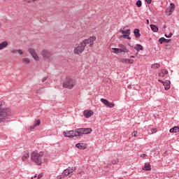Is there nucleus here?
<instances>
[{"mask_svg":"<svg viewBox=\"0 0 179 179\" xmlns=\"http://www.w3.org/2000/svg\"><path fill=\"white\" fill-rule=\"evenodd\" d=\"M44 157V152L35 150L31 153V160L35 163L36 166H41L43 164V157Z\"/></svg>","mask_w":179,"mask_h":179,"instance_id":"f257e3e1","label":"nucleus"},{"mask_svg":"<svg viewBox=\"0 0 179 179\" xmlns=\"http://www.w3.org/2000/svg\"><path fill=\"white\" fill-rule=\"evenodd\" d=\"M10 113L8 107L3 106L2 103H0V122H3L5 120H8Z\"/></svg>","mask_w":179,"mask_h":179,"instance_id":"f03ea898","label":"nucleus"},{"mask_svg":"<svg viewBox=\"0 0 179 179\" xmlns=\"http://www.w3.org/2000/svg\"><path fill=\"white\" fill-rule=\"evenodd\" d=\"M41 55L46 62H52V52L51 51L47 50V49H43L41 52Z\"/></svg>","mask_w":179,"mask_h":179,"instance_id":"7ed1b4c3","label":"nucleus"},{"mask_svg":"<svg viewBox=\"0 0 179 179\" xmlns=\"http://www.w3.org/2000/svg\"><path fill=\"white\" fill-rule=\"evenodd\" d=\"M76 85V81L70 77L66 78L63 83V87L66 89H73Z\"/></svg>","mask_w":179,"mask_h":179,"instance_id":"20e7f679","label":"nucleus"},{"mask_svg":"<svg viewBox=\"0 0 179 179\" xmlns=\"http://www.w3.org/2000/svg\"><path fill=\"white\" fill-rule=\"evenodd\" d=\"M92 128H81L77 129L78 136H82L83 135H87L88 134H92Z\"/></svg>","mask_w":179,"mask_h":179,"instance_id":"39448f33","label":"nucleus"},{"mask_svg":"<svg viewBox=\"0 0 179 179\" xmlns=\"http://www.w3.org/2000/svg\"><path fill=\"white\" fill-rule=\"evenodd\" d=\"M63 135L65 136V138H75V136H78V130L77 129L76 130H70L63 132Z\"/></svg>","mask_w":179,"mask_h":179,"instance_id":"423d86ee","label":"nucleus"},{"mask_svg":"<svg viewBox=\"0 0 179 179\" xmlns=\"http://www.w3.org/2000/svg\"><path fill=\"white\" fill-rule=\"evenodd\" d=\"M85 45L83 43H80L78 47H76L73 50V52L74 54H76V55H80V54H82V52H83V51H85Z\"/></svg>","mask_w":179,"mask_h":179,"instance_id":"0eeeda50","label":"nucleus"},{"mask_svg":"<svg viewBox=\"0 0 179 179\" xmlns=\"http://www.w3.org/2000/svg\"><path fill=\"white\" fill-rule=\"evenodd\" d=\"M28 52L31 55L32 58L35 61H40V57H38V55H37V52H36V49L34 48H29Z\"/></svg>","mask_w":179,"mask_h":179,"instance_id":"6e6552de","label":"nucleus"},{"mask_svg":"<svg viewBox=\"0 0 179 179\" xmlns=\"http://www.w3.org/2000/svg\"><path fill=\"white\" fill-rule=\"evenodd\" d=\"M175 9H176V5H174V3H171L169 7H168L166 10V15H168V16H170V15H171V13L174 12Z\"/></svg>","mask_w":179,"mask_h":179,"instance_id":"1a4fd4ad","label":"nucleus"},{"mask_svg":"<svg viewBox=\"0 0 179 179\" xmlns=\"http://www.w3.org/2000/svg\"><path fill=\"white\" fill-rule=\"evenodd\" d=\"M96 41V36H90L88 39H85L82 43L84 44L83 45L86 47L87 44H90Z\"/></svg>","mask_w":179,"mask_h":179,"instance_id":"9d476101","label":"nucleus"},{"mask_svg":"<svg viewBox=\"0 0 179 179\" xmlns=\"http://www.w3.org/2000/svg\"><path fill=\"white\" fill-rule=\"evenodd\" d=\"M113 51H114L115 54H120V52H129L128 49H120V48H112Z\"/></svg>","mask_w":179,"mask_h":179,"instance_id":"9b49d317","label":"nucleus"},{"mask_svg":"<svg viewBox=\"0 0 179 179\" xmlns=\"http://www.w3.org/2000/svg\"><path fill=\"white\" fill-rule=\"evenodd\" d=\"M83 115H84V117H85V118H90V117H92V115H93V111L86 110L84 111Z\"/></svg>","mask_w":179,"mask_h":179,"instance_id":"f8f14e48","label":"nucleus"},{"mask_svg":"<svg viewBox=\"0 0 179 179\" xmlns=\"http://www.w3.org/2000/svg\"><path fill=\"white\" fill-rule=\"evenodd\" d=\"M76 148L80 149L81 150H85V149H86V145L83 143H79L76 144Z\"/></svg>","mask_w":179,"mask_h":179,"instance_id":"ddd939ff","label":"nucleus"},{"mask_svg":"<svg viewBox=\"0 0 179 179\" xmlns=\"http://www.w3.org/2000/svg\"><path fill=\"white\" fill-rule=\"evenodd\" d=\"M6 47H8V41H4L1 42L0 43V51H1V50H5V48H6Z\"/></svg>","mask_w":179,"mask_h":179,"instance_id":"4468645a","label":"nucleus"},{"mask_svg":"<svg viewBox=\"0 0 179 179\" xmlns=\"http://www.w3.org/2000/svg\"><path fill=\"white\" fill-rule=\"evenodd\" d=\"M169 132L171 134H177V132H179V127L178 126H175L172 127L170 130Z\"/></svg>","mask_w":179,"mask_h":179,"instance_id":"2eb2a0df","label":"nucleus"},{"mask_svg":"<svg viewBox=\"0 0 179 179\" xmlns=\"http://www.w3.org/2000/svg\"><path fill=\"white\" fill-rule=\"evenodd\" d=\"M143 170H144L145 171H150V170H152L150 164H149V162L145 163L144 167L143 168Z\"/></svg>","mask_w":179,"mask_h":179,"instance_id":"dca6fc26","label":"nucleus"},{"mask_svg":"<svg viewBox=\"0 0 179 179\" xmlns=\"http://www.w3.org/2000/svg\"><path fill=\"white\" fill-rule=\"evenodd\" d=\"M134 49H136V51L139 52V51H143V46H142V45L136 44L134 47Z\"/></svg>","mask_w":179,"mask_h":179,"instance_id":"f3484780","label":"nucleus"},{"mask_svg":"<svg viewBox=\"0 0 179 179\" xmlns=\"http://www.w3.org/2000/svg\"><path fill=\"white\" fill-rule=\"evenodd\" d=\"M170 80H166L164 83V89L165 90H169V89H170Z\"/></svg>","mask_w":179,"mask_h":179,"instance_id":"a211bd4d","label":"nucleus"},{"mask_svg":"<svg viewBox=\"0 0 179 179\" xmlns=\"http://www.w3.org/2000/svg\"><path fill=\"white\" fill-rule=\"evenodd\" d=\"M151 30L154 31V33H157L159 31V27L155 24H150Z\"/></svg>","mask_w":179,"mask_h":179,"instance_id":"6ab92c4d","label":"nucleus"},{"mask_svg":"<svg viewBox=\"0 0 179 179\" xmlns=\"http://www.w3.org/2000/svg\"><path fill=\"white\" fill-rule=\"evenodd\" d=\"M134 34L136 38H139V37H141V33L139 32V29H135L134 31Z\"/></svg>","mask_w":179,"mask_h":179,"instance_id":"aec40b11","label":"nucleus"},{"mask_svg":"<svg viewBox=\"0 0 179 179\" xmlns=\"http://www.w3.org/2000/svg\"><path fill=\"white\" fill-rule=\"evenodd\" d=\"M167 73H169V71L166 69H163L162 70V73H159V76H162L163 78V76H164V75H167Z\"/></svg>","mask_w":179,"mask_h":179,"instance_id":"412c9836","label":"nucleus"},{"mask_svg":"<svg viewBox=\"0 0 179 179\" xmlns=\"http://www.w3.org/2000/svg\"><path fill=\"white\" fill-rule=\"evenodd\" d=\"M151 68L152 69H159L160 68V64L158 63H155L151 65Z\"/></svg>","mask_w":179,"mask_h":179,"instance_id":"4be33fe9","label":"nucleus"},{"mask_svg":"<svg viewBox=\"0 0 179 179\" xmlns=\"http://www.w3.org/2000/svg\"><path fill=\"white\" fill-rule=\"evenodd\" d=\"M27 159H29V154H25L22 157V160H23V162H26Z\"/></svg>","mask_w":179,"mask_h":179,"instance_id":"5701e85b","label":"nucleus"},{"mask_svg":"<svg viewBox=\"0 0 179 179\" xmlns=\"http://www.w3.org/2000/svg\"><path fill=\"white\" fill-rule=\"evenodd\" d=\"M119 62H122L123 64H128V59L122 58L119 60Z\"/></svg>","mask_w":179,"mask_h":179,"instance_id":"b1692460","label":"nucleus"},{"mask_svg":"<svg viewBox=\"0 0 179 179\" xmlns=\"http://www.w3.org/2000/svg\"><path fill=\"white\" fill-rule=\"evenodd\" d=\"M67 170L69 171V173L71 174V173H73V171H75L76 170V169H75L73 167H72V168L69 167V168H67Z\"/></svg>","mask_w":179,"mask_h":179,"instance_id":"393cba45","label":"nucleus"},{"mask_svg":"<svg viewBox=\"0 0 179 179\" xmlns=\"http://www.w3.org/2000/svg\"><path fill=\"white\" fill-rule=\"evenodd\" d=\"M41 124V121L40 120H37L34 122L35 127H38Z\"/></svg>","mask_w":179,"mask_h":179,"instance_id":"a878e982","label":"nucleus"},{"mask_svg":"<svg viewBox=\"0 0 179 179\" xmlns=\"http://www.w3.org/2000/svg\"><path fill=\"white\" fill-rule=\"evenodd\" d=\"M127 38V40H131V37H129V35H122L120 36V38Z\"/></svg>","mask_w":179,"mask_h":179,"instance_id":"bb28decb","label":"nucleus"},{"mask_svg":"<svg viewBox=\"0 0 179 179\" xmlns=\"http://www.w3.org/2000/svg\"><path fill=\"white\" fill-rule=\"evenodd\" d=\"M136 5L138 8H141V6H142V1L141 0L137 1Z\"/></svg>","mask_w":179,"mask_h":179,"instance_id":"cd10ccee","label":"nucleus"},{"mask_svg":"<svg viewBox=\"0 0 179 179\" xmlns=\"http://www.w3.org/2000/svg\"><path fill=\"white\" fill-rule=\"evenodd\" d=\"M108 107H109V108H113L114 107V103L113 102H108V103H107L106 105Z\"/></svg>","mask_w":179,"mask_h":179,"instance_id":"c85d7f7f","label":"nucleus"},{"mask_svg":"<svg viewBox=\"0 0 179 179\" xmlns=\"http://www.w3.org/2000/svg\"><path fill=\"white\" fill-rule=\"evenodd\" d=\"M69 171H68V169H65L64 171H63V173H62V175L63 176H69Z\"/></svg>","mask_w":179,"mask_h":179,"instance_id":"c756f323","label":"nucleus"},{"mask_svg":"<svg viewBox=\"0 0 179 179\" xmlns=\"http://www.w3.org/2000/svg\"><path fill=\"white\" fill-rule=\"evenodd\" d=\"M101 103H103L105 104V106H107V104H108V101H107V99H101Z\"/></svg>","mask_w":179,"mask_h":179,"instance_id":"7c9ffc66","label":"nucleus"},{"mask_svg":"<svg viewBox=\"0 0 179 179\" xmlns=\"http://www.w3.org/2000/svg\"><path fill=\"white\" fill-rule=\"evenodd\" d=\"M129 34H131V29H127V30L124 31L125 36H129Z\"/></svg>","mask_w":179,"mask_h":179,"instance_id":"2f4dec72","label":"nucleus"},{"mask_svg":"<svg viewBox=\"0 0 179 179\" xmlns=\"http://www.w3.org/2000/svg\"><path fill=\"white\" fill-rule=\"evenodd\" d=\"M22 61H24V62H26L27 64H30V59L27 57L24 58Z\"/></svg>","mask_w":179,"mask_h":179,"instance_id":"473e14b6","label":"nucleus"},{"mask_svg":"<svg viewBox=\"0 0 179 179\" xmlns=\"http://www.w3.org/2000/svg\"><path fill=\"white\" fill-rule=\"evenodd\" d=\"M41 93H43V89L38 88V90H36L37 94H41Z\"/></svg>","mask_w":179,"mask_h":179,"instance_id":"72a5a7b5","label":"nucleus"},{"mask_svg":"<svg viewBox=\"0 0 179 179\" xmlns=\"http://www.w3.org/2000/svg\"><path fill=\"white\" fill-rule=\"evenodd\" d=\"M164 41H165V38L164 37L160 38L159 39V44H162V43H164Z\"/></svg>","mask_w":179,"mask_h":179,"instance_id":"f704fd0d","label":"nucleus"},{"mask_svg":"<svg viewBox=\"0 0 179 179\" xmlns=\"http://www.w3.org/2000/svg\"><path fill=\"white\" fill-rule=\"evenodd\" d=\"M165 37L166 38H171V37H173V33L171 32L169 35L165 34Z\"/></svg>","mask_w":179,"mask_h":179,"instance_id":"c9c22d12","label":"nucleus"},{"mask_svg":"<svg viewBox=\"0 0 179 179\" xmlns=\"http://www.w3.org/2000/svg\"><path fill=\"white\" fill-rule=\"evenodd\" d=\"M118 47H120V50H127L123 44H119Z\"/></svg>","mask_w":179,"mask_h":179,"instance_id":"e433bc0d","label":"nucleus"},{"mask_svg":"<svg viewBox=\"0 0 179 179\" xmlns=\"http://www.w3.org/2000/svg\"><path fill=\"white\" fill-rule=\"evenodd\" d=\"M127 64H134V59H127Z\"/></svg>","mask_w":179,"mask_h":179,"instance_id":"4c0bfd02","label":"nucleus"},{"mask_svg":"<svg viewBox=\"0 0 179 179\" xmlns=\"http://www.w3.org/2000/svg\"><path fill=\"white\" fill-rule=\"evenodd\" d=\"M118 164V159H114L112 161V164L115 165Z\"/></svg>","mask_w":179,"mask_h":179,"instance_id":"58836bf2","label":"nucleus"},{"mask_svg":"<svg viewBox=\"0 0 179 179\" xmlns=\"http://www.w3.org/2000/svg\"><path fill=\"white\" fill-rule=\"evenodd\" d=\"M48 79V76H45L42 78L41 81H42V83H44V82Z\"/></svg>","mask_w":179,"mask_h":179,"instance_id":"ea45409f","label":"nucleus"},{"mask_svg":"<svg viewBox=\"0 0 179 179\" xmlns=\"http://www.w3.org/2000/svg\"><path fill=\"white\" fill-rule=\"evenodd\" d=\"M136 135H138V131H134L131 133L132 136H136Z\"/></svg>","mask_w":179,"mask_h":179,"instance_id":"a19ab883","label":"nucleus"},{"mask_svg":"<svg viewBox=\"0 0 179 179\" xmlns=\"http://www.w3.org/2000/svg\"><path fill=\"white\" fill-rule=\"evenodd\" d=\"M17 52H18L20 55H23V51H22V50H17Z\"/></svg>","mask_w":179,"mask_h":179,"instance_id":"79ce46f5","label":"nucleus"},{"mask_svg":"<svg viewBox=\"0 0 179 179\" xmlns=\"http://www.w3.org/2000/svg\"><path fill=\"white\" fill-rule=\"evenodd\" d=\"M24 2H27V3H32L33 0H24Z\"/></svg>","mask_w":179,"mask_h":179,"instance_id":"37998d69","label":"nucleus"},{"mask_svg":"<svg viewBox=\"0 0 179 179\" xmlns=\"http://www.w3.org/2000/svg\"><path fill=\"white\" fill-rule=\"evenodd\" d=\"M10 52H11L12 54H16V52H17V50H10Z\"/></svg>","mask_w":179,"mask_h":179,"instance_id":"c03bdc74","label":"nucleus"},{"mask_svg":"<svg viewBox=\"0 0 179 179\" xmlns=\"http://www.w3.org/2000/svg\"><path fill=\"white\" fill-rule=\"evenodd\" d=\"M151 132H152V134H156V132H157V131L156 130V129H152Z\"/></svg>","mask_w":179,"mask_h":179,"instance_id":"a18cd8bd","label":"nucleus"},{"mask_svg":"<svg viewBox=\"0 0 179 179\" xmlns=\"http://www.w3.org/2000/svg\"><path fill=\"white\" fill-rule=\"evenodd\" d=\"M170 41H171V39H166L164 41V43H169Z\"/></svg>","mask_w":179,"mask_h":179,"instance_id":"49530a36","label":"nucleus"},{"mask_svg":"<svg viewBox=\"0 0 179 179\" xmlns=\"http://www.w3.org/2000/svg\"><path fill=\"white\" fill-rule=\"evenodd\" d=\"M43 173H40L38 176V178H37V179H40V178H41L42 177H43Z\"/></svg>","mask_w":179,"mask_h":179,"instance_id":"de8ad7c7","label":"nucleus"},{"mask_svg":"<svg viewBox=\"0 0 179 179\" xmlns=\"http://www.w3.org/2000/svg\"><path fill=\"white\" fill-rule=\"evenodd\" d=\"M145 2H147L148 4H150L152 3V0H145Z\"/></svg>","mask_w":179,"mask_h":179,"instance_id":"09e8293b","label":"nucleus"},{"mask_svg":"<svg viewBox=\"0 0 179 179\" xmlns=\"http://www.w3.org/2000/svg\"><path fill=\"white\" fill-rule=\"evenodd\" d=\"M78 175H80V174H85V172L83 171H80L78 173Z\"/></svg>","mask_w":179,"mask_h":179,"instance_id":"8fccbe9b","label":"nucleus"},{"mask_svg":"<svg viewBox=\"0 0 179 179\" xmlns=\"http://www.w3.org/2000/svg\"><path fill=\"white\" fill-rule=\"evenodd\" d=\"M120 33H122V34H125V31L122 30V29H120Z\"/></svg>","mask_w":179,"mask_h":179,"instance_id":"3c124183","label":"nucleus"},{"mask_svg":"<svg viewBox=\"0 0 179 179\" xmlns=\"http://www.w3.org/2000/svg\"><path fill=\"white\" fill-rule=\"evenodd\" d=\"M34 128H36L35 125H32L29 127V129H34Z\"/></svg>","mask_w":179,"mask_h":179,"instance_id":"603ef678","label":"nucleus"},{"mask_svg":"<svg viewBox=\"0 0 179 179\" xmlns=\"http://www.w3.org/2000/svg\"><path fill=\"white\" fill-rule=\"evenodd\" d=\"M166 48L168 50H170L171 48V46L170 45H166Z\"/></svg>","mask_w":179,"mask_h":179,"instance_id":"864d4df0","label":"nucleus"},{"mask_svg":"<svg viewBox=\"0 0 179 179\" xmlns=\"http://www.w3.org/2000/svg\"><path fill=\"white\" fill-rule=\"evenodd\" d=\"M146 155L145 154H142L141 155V157H146Z\"/></svg>","mask_w":179,"mask_h":179,"instance_id":"5fc2aeb1","label":"nucleus"},{"mask_svg":"<svg viewBox=\"0 0 179 179\" xmlns=\"http://www.w3.org/2000/svg\"><path fill=\"white\" fill-rule=\"evenodd\" d=\"M158 81L160 83H164V81H163V80H158Z\"/></svg>","mask_w":179,"mask_h":179,"instance_id":"6e6d98bb","label":"nucleus"},{"mask_svg":"<svg viewBox=\"0 0 179 179\" xmlns=\"http://www.w3.org/2000/svg\"><path fill=\"white\" fill-rule=\"evenodd\" d=\"M57 179H62V176H58L57 177Z\"/></svg>","mask_w":179,"mask_h":179,"instance_id":"4d7b16f0","label":"nucleus"},{"mask_svg":"<svg viewBox=\"0 0 179 179\" xmlns=\"http://www.w3.org/2000/svg\"><path fill=\"white\" fill-rule=\"evenodd\" d=\"M93 45V42L90 43V47H92Z\"/></svg>","mask_w":179,"mask_h":179,"instance_id":"13d9d810","label":"nucleus"},{"mask_svg":"<svg viewBox=\"0 0 179 179\" xmlns=\"http://www.w3.org/2000/svg\"><path fill=\"white\" fill-rule=\"evenodd\" d=\"M37 1H39V0H32V3L33 2H37Z\"/></svg>","mask_w":179,"mask_h":179,"instance_id":"bf43d9fd","label":"nucleus"},{"mask_svg":"<svg viewBox=\"0 0 179 179\" xmlns=\"http://www.w3.org/2000/svg\"><path fill=\"white\" fill-rule=\"evenodd\" d=\"M147 24H149V20H146Z\"/></svg>","mask_w":179,"mask_h":179,"instance_id":"052dcab7","label":"nucleus"},{"mask_svg":"<svg viewBox=\"0 0 179 179\" xmlns=\"http://www.w3.org/2000/svg\"><path fill=\"white\" fill-rule=\"evenodd\" d=\"M34 178H37V175H35V176H34Z\"/></svg>","mask_w":179,"mask_h":179,"instance_id":"680f3d73","label":"nucleus"},{"mask_svg":"<svg viewBox=\"0 0 179 179\" xmlns=\"http://www.w3.org/2000/svg\"><path fill=\"white\" fill-rule=\"evenodd\" d=\"M166 25L163 26V29H166Z\"/></svg>","mask_w":179,"mask_h":179,"instance_id":"e2e57ef3","label":"nucleus"},{"mask_svg":"<svg viewBox=\"0 0 179 179\" xmlns=\"http://www.w3.org/2000/svg\"><path fill=\"white\" fill-rule=\"evenodd\" d=\"M130 58H135V56H131Z\"/></svg>","mask_w":179,"mask_h":179,"instance_id":"0e129e2a","label":"nucleus"},{"mask_svg":"<svg viewBox=\"0 0 179 179\" xmlns=\"http://www.w3.org/2000/svg\"><path fill=\"white\" fill-rule=\"evenodd\" d=\"M106 167H110V165H107Z\"/></svg>","mask_w":179,"mask_h":179,"instance_id":"69168bd1","label":"nucleus"},{"mask_svg":"<svg viewBox=\"0 0 179 179\" xmlns=\"http://www.w3.org/2000/svg\"><path fill=\"white\" fill-rule=\"evenodd\" d=\"M0 27H1V24H0Z\"/></svg>","mask_w":179,"mask_h":179,"instance_id":"338daca9","label":"nucleus"},{"mask_svg":"<svg viewBox=\"0 0 179 179\" xmlns=\"http://www.w3.org/2000/svg\"><path fill=\"white\" fill-rule=\"evenodd\" d=\"M31 179H33V178H31Z\"/></svg>","mask_w":179,"mask_h":179,"instance_id":"774afa93","label":"nucleus"}]
</instances>
